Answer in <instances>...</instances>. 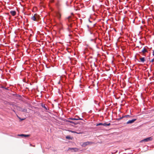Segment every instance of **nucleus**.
<instances>
[{"instance_id":"1","label":"nucleus","mask_w":154,"mask_h":154,"mask_svg":"<svg viewBox=\"0 0 154 154\" xmlns=\"http://www.w3.org/2000/svg\"><path fill=\"white\" fill-rule=\"evenodd\" d=\"M152 140V137H149L145 139H144L140 141L141 142H147L149 141Z\"/></svg>"},{"instance_id":"2","label":"nucleus","mask_w":154,"mask_h":154,"mask_svg":"<svg viewBox=\"0 0 154 154\" xmlns=\"http://www.w3.org/2000/svg\"><path fill=\"white\" fill-rule=\"evenodd\" d=\"M92 143L91 142H88V141L85 142L83 143L82 145L83 147H84L89 144H91Z\"/></svg>"},{"instance_id":"3","label":"nucleus","mask_w":154,"mask_h":154,"mask_svg":"<svg viewBox=\"0 0 154 154\" xmlns=\"http://www.w3.org/2000/svg\"><path fill=\"white\" fill-rule=\"evenodd\" d=\"M136 120V119H134L131 120H130L127 122V124H132L134 122H135Z\"/></svg>"},{"instance_id":"4","label":"nucleus","mask_w":154,"mask_h":154,"mask_svg":"<svg viewBox=\"0 0 154 154\" xmlns=\"http://www.w3.org/2000/svg\"><path fill=\"white\" fill-rule=\"evenodd\" d=\"M55 14L56 17L59 19H60L61 16L60 13L59 12H56Z\"/></svg>"},{"instance_id":"5","label":"nucleus","mask_w":154,"mask_h":154,"mask_svg":"<svg viewBox=\"0 0 154 154\" xmlns=\"http://www.w3.org/2000/svg\"><path fill=\"white\" fill-rule=\"evenodd\" d=\"M10 13L13 16H14L16 14V12L15 11H11L10 12Z\"/></svg>"},{"instance_id":"6","label":"nucleus","mask_w":154,"mask_h":154,"mask_svg":"<svg viewBox=\"0 0 154 154\" xmlns=\"http://www.w3.org/2000/svg\"><path fill=\"white\" fill-rule=\"evenodd\" d=\"M140 61L142 63H143L145 61V59L144 57H143L140 58Z\"/></svg>"},{"instance_id":"7","label":"nucleus","mask_w":154,"mask_h":154,"mask_svg":"<svg viewBox=\"0 0 154 154\" xmlns=\"http://www.w3.org/2000/svg\"><path fill=\"white\" fill-rule=\"evenodd\" d=\"M31 19L32 20H34V21H36V17H35V16L34 15L32 17H31Z\"/></svg>"},{"instance_id":"8","label":"nucleus","mask_w":154,"mask_h":154,"mask_svg":"<svg viewBox=\"0 0 154 154\" xmlns=\"http://www.w3.org/2000/svg\"><path fill=\"white\" fill-rule=\"evenodd\" d=\"M147 51V49L146 48H144L143 50L142 51V52L143 53H144Z\"/></svg>"},{"instance_id":"9","label":"nucleus","mask_w":154,"mask_h":154,"mask_svg":"<svg viewBox=\"0 0 154 154\" xmlns=\"http://www.w3.org/2000/svg\"><path fill=\"white\" fill-rule=\"evenodd\" d=\"M69 149H72V150H73L74 151H76L77 149L76 148H69L68 149V150H69Z\"/></svg>"},{"instance_id":"10","label":"nucleus","mask_w":154,"mask_h":154,"mask_svg":"<svg viewBox=\"0 0 154 154\" xmlns=\"http://www.w3.org/2000/svg\"><path fill=\"white\" fill-rule=\"evenodd\" d=\"M69 119L73 120H78L77 119L75 118H70Z\"/></svg>"},{"instance_id":"11","label":"nucleus","mask_w":154,"mask_h":154,"mask_svg":"<svg viewBox=\"0 0 154 154\" xmlns=\"http://www.w3.org/2000/svg\"><path fill=\"white\" fill-rule=\"evenodd\" d=\"M66 122H67L70 123H74V122H73L69 120H66Z\"/></svg>"},{"instance_id":"12","label":"nucleus","mask_w":154,"mask_h":154,"mask_svg":"<svg viewBox=\"0 0 154 154\" xmlns=\"http://www.w3.org/2000/svg\"><path fill=\"white\" fill-rule=\"evenodd\" d=\"M42 107L45 108L46 110H47V107L45 106V105L42 104Z\"/></svg>"},{"instance_id":"13","label":"nucleus","mask_w":154,"mask_h":154,"mask_svg":"<svg viewBox=\"0 0 154 154\" xmlns=\"http://www.w3.org/2000/svg\"><path fill=\"white\" fill-rule=\"evenodd\" d=\"M131 116L129 115H127L124 116L123 117H130Z\"/></svg>"},{"instance_id":"14","label":"nucleus","mask_w":154,"mask_h":154,"mask_svg":"<svg viewBox=\"0 0 154 154\" xmlns=\"http://www.w3.org/2000/svg\"><path fill=\"white\" fill-rule=\"evenodd\" d=\"M103 125V123H100L98 124H97L96 126H98L99 125Z\"/></svg>"},{"instance_id":"15","label":"nucleus","mask_w":154,"mask_h":154,"mask_svg":"<svg viewBox=\"0 0 154 154\" xmlns=\"http://www.w3.org/2000/svg\"><path fill=\"white\" fill-rule=\"evenodd\" d=\"M30 136V135H26V134H24L23 137H28Z\"/></svg>"},{"instance_id":"16","label":"nucleus","mask_w":154,"mask_h":154,"mask_svg":"<svg viewBox=\"0 0 154 154\" xmlns=\"http://www.w3.org/2000/svg\"><path fill=\"white\" fill-rule=\"evenodd\" d=\"M18 136H19L23 137L24 134H19L18 135Z\"/></svg>"},{"instance_id":"17","label":"nucleus","mask_w":154,"mask_h":154,"mask_svg":"<svg viewBox=\"0 0 154 154\" xmlns=\"http://www.w3.org/2000/svg\"><path fill=\"white\" fill-rule=\"evenodd\" d=\"M103 125L105 126H107V124L106 123H103Z\"/></svg>"},{"instance_id":"18","label":"nucleus","mask_w":154,"mask_h":154,"mask_svg":"<svg viewBox=\"0 0 154 154\" xmlns=\"http://www.w3.org/2000/svg\"><path fill=\"white\" fill-rule=\"evenodd\" d=\"M70 137L69 136H67L66 137V138L68 139H70Z\"/></svg>"},{"instance_id":"19","label":"nucleus","mask_w":154,"mask_h":154,"mask_svg":"<svg viewBox=\"0 0 154 154\" xmlns=\"http://www.w3.org/2000/svg\"><path fill=\"white\" fill-rule=\"evenodd\" d=\"M77 119H78V120H83V119L80 118H77Z\"/></svg>"},{"instance_id":"20","label":"nucleus","mask_w":154,"mask_h":154,"mask_svg":"<svg viewBox=\"0 0 154 154\" xmlns=\"http://www.w3.org/2000/svg\"><path fill=\"white\" fill-rule=\"evenodd\" d=\"M111 125L110 123H109L107 124V126H109Z\"/></svg>"},{"instance_id":"21","label":"nucleus","mask_w":154,"mask_h":154,"mask_svg":"<svg viewBox=\"0 0 154 154\" xmlns=\"http://www.w3.org/2000/svg\"><path fill=\"white\" fill-rule=\"evenodd\" d=\"M154 61V59H152L150 61V62H153Z\"/></svg>"},{"instance_id":"22","label":"nucleus","mask_w":154,"mask_h":154,"mask_svg":"<svg viewBox=\"0 0 154 154\" xmlns=\"http://www.w3.org/2000/svg\"><path fill=\"white\" fill-rule=\"evenodd\" d=\"M152 55L153 56H154V50L153 51V52L152 53Z\"/></svg>"},{"instance_id":"23","label":"nucleus","mask_w":154,"mask_h":154,"mask_svg":"<svg viewBox=\"0 0 154 154\" xmlns=\"http://www.w3.org/2000/svg\"><path fill=\"white\" fill-rule=\"evenodd\" d=\"M26 109H24V110H23V111H24V112H26Z\"/></svg>"},{"instance_id":"24","label":"nucleus","mask_w":154,"mask_h":154,"mask_svg":"<svg viewBox=\"0 0 154 154\" xmlns=\"http://www.w3.org/2000/svg\"><path fill=\"white\" fill-rule=\"evenodd\" d=\"M71 131L72 133H75V131Z\"/></svg>"},{"instance_id":"25","label":"nucleus","mask_w":154,"mask_h":154,"mask_svg":"<svg viewBox=\"0 0 154 154\" xmlns=\"http://www.w3.org/2000/svg\"><path fill=\"white\" fill-rule=\"evenodd\" d=\"M30 146H32V144H30Z\"/></svg>"},{"instance_id":"26","label":"nucleus","mask_w":154,"mask_h":154,"mask_svg":"<svg viewBox=\"0 0 154 154\" xmlns=\"http://www.w3.org/2000/svg\"><path fill=\"white\" fill-rule=\"evenodd\" d=\"M124 117V116H122V117L121 118V119H122L123 118H124V117Z\"/></svg>"},{"instance_id":"27","label":"nucleus","mask_w":154,"mask_h":154,"mask_svg":"<svg viewBox=\"0 0 154 154\" xmlns=\"http://www.w3.org/2000/svg\"><path fill=\"white\" fill-rule=\"evenodd\" d=\"M87 26L88 27V28L89 27V26L88 25H87Z\"/></svg>"},{"instance_id":"28","label":"nucleus","mask_w":154,"mask_h":154,"mask_svg":"<svg viewBox=\"0 0 154 154\" xmlns=\"http://www.w3.org/2000/svg\"><path fill=\"white\" fill-rule=\"evenodd\" d=\"M32 146L34 147L35 146V145H34V146Z\"/></svg>"},{"instance_id":"29","label":"nucleus","mask_w":154,"mask_h":154,"mask_svg":"<svg viewBox=\"0 0 154 154\" xmlns=\"http://www.w3.org/2000/svg\"><path fill=\"white\" fill-rule=\"evenodd\" d=\"M70 27H72V26H71H71H70Z\"/></svg>"}]
</instances>
